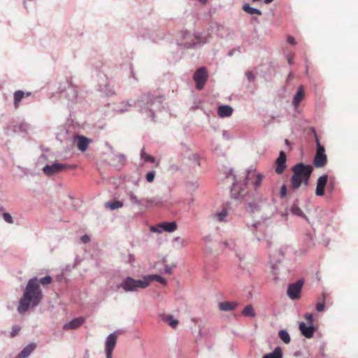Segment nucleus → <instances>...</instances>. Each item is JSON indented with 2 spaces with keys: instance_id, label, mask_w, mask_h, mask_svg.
<instances>
[{
  "instance_id": "obj_18",
  "label": "nucleus",
  "mask_w": 358,
  "mask_h": 358,
  "mask_svg": "<svg viewBox=\"0 0 358 358\" xmlns=\"http://www.w3.org/2000/svg\"><path fill=\"white\" fill-rule=\"evenodd\" d=\"M232 113L233 108L227 105L220 106L217 109V114L220 117H230Z\"/></svg>"
},
{
  "instance_id": "obj_29",
  "label": "nucleus",
  "mask_w": 358,
  "mask_h": 358,
  "mask_svg": "<svg viewBox=\"0 0 358 358\" xmlns=\"http://www.w3.org/2000/svg\"><path fill=\"white\" fill-rule=\"evenodd\" d=\"M122 206H123V203L119 201H116L114 202H107L106 203V207L109 208L111 210L120 208L122 207Z\"/></svg>"
},
{
  "instance_id": "obj_8",
  "label": "nucleus",
  "mask_w": 358,
  "mask_h": 358,
  "mask_svg": "<svg viewBox=\"0 0 358 358\" xmlns=\"http://www.w3.org/2000/svg\"><path fill=\"white\" fill-rule=\"evenodd\" d=\"M303 285V281L299 280L296 282L289 285L287 293L292 299H298L301 296V292Z\"/></svg>"
},
{
  "instance_id": "obj_22",
  "label": "nucleus",
  "mask_w": 358,
  "mask_h": 358,
  "mask_svg": "<svg viewBox=\"0 0 358 358\" xmlns=\"http://www.w3.org/2000/svg\"><path fill=\"white\" fill-rule=\"evenodd\" d=\"M36 348V344L31 343L25 347L17 355V358H27Z\"/></svg>"
},
{
  "instance_id": "obj_32",
  "label": "nucleus",
  "mask_w": 358,
  "mask_h": 358,
  "mask_svg": "<svg viewBox=\"0 0 358 358\" xmlns=\"http://www.w3.org/2000/svg\"><path fill=\"white\" fill-rule=\"evenodd\" d=\"M324 299H325V295L323 294L322 301H317V303L316 304V310L318 312H322L324 310Z\"/></svg>"
},
{
  "instance_id": "obj_15",
  "label": "nucleus",
  "mask_w": 358,
  "mask_h": 358,
  "mask_svg": "<svg viewBox=\"0 0 358 358\" xmlns=\"http://www.w3.org/2000/svg\"><path fill=\"white\" fill-rule=\"evenodd\" d=\"M299 329L301 334L308 338L313 337L315 329L313 324H308V326L303 322L299 323Z\"/></svg>"
},
{
  "instance_id": "obj_17",
  "label": "nucleus",
  "mask_w": 358,
  "mask_h": 358,
  "mask_svg": "<svg viewBox=\"0 0 358 358\" xmlns=\"http://www.w3.org/2000/svg\"><path fill=\"white\" fill-rule=\"evenodd\" d=\"M230 210L231 208L228 204L224 206L220 213L214 214V219L218 222H224L225 220V217L229 214Z\"/></svg>"
},
{
  "instance_id": "obj_27",
  "label": "nucleus",
  "mask_w": 358,
  "mask_h": 358,
  "mask_svg": "<svg viewBox=\"0 0 358 358\" xmlns=\"http://www.w3.org/2000/svg\"><path fill=\"white\" fill-rule=\"evenodd\" d=\"M242 314L244 316L250 317H255L256 315L255 309L251 304H248L244 308V309L242 310Z\"/></svg>"
},
{
  "instance_id": "obj_25",
  "label": "nucleus",
  "mask_w": 358,
  "mask_h": 358,
  "mask_svg": "<svg viewBox=\"0 0 358 358\" xmlns=\"http://www.w3.org/2000/svg\"><path fill=\"white\" fill-rule=\"evenodd\" d=\"M262 358H282V350L277 347L272 352L266 354Z\"/></svg>"
},
{
  "instance_id": "obj_12",
  "label": "nucleus",
  "mask_w": 358,
  "mask_h": 358,
  "mask_svg": "<svg viewBox=\"0 0 358 358\" xmlns=\"http://www.w3.org/2000/svg\"><path fill=\"white\" fill-rule=\"evenodd\" d=\"M286 159H287V157H286V155H285V152L281 151L280 152V155H279L278 159H276V162H275V164H276L275 172L277 173L280 174V173H283L284 170L286 168Z\"/></svg>"
},
{
  "instance_id": "obj_13",
  "label": "nucleus",
  "mask_w": 358,
  "mask_h": 358,
  "mask_svg": "<svg viewBox=\"0 0 358 358\" xmlns=\"http://www.w3.org/2000/svg\"><path fill=\"white\" fill-rule=\"evenodd\" d=\"M327 175H323L318 178L315 191L317 196H323L324 194V188L327 185Z\"/></svg>"
},
{
  "instance_id": "obj_1",
  "label": "nucleus",
  "mask_w": 358,
  "mask_h": 358,
  "mask_svg": "<svg viewBox=\"0 0 358 358\" xmlns=\"http://www.w3.org/2000/svg\"><path fill=\"white\" fill-rule=\"evenodd\" d=\"M43 298L42 291L36 278H31L27 282L23 296L19 301L17 311L22 314L30 308L38 306Z\"/></svg>"
},
{
  "instance_id": "obj_19",
  "label": "nucleus",
  "mask_w": 358,
  "mask_h": 358,
  "mask_svg": "<svg viewBox=\"0 0 358 358\" xmlns=\"http://www.w3.org/2000/svg\"><path fill=\"white\" fill-rule=\"evenodd\" d=\"M90 142V141L85 136H78L77 146H78V150L82 152L85 151L88 148Z\"/></svg>"
},
{
  "instance_id": "obj_2",
  "label": "nucleus",
  "mask_w": 358,
  "mask_h": 358,
  "mask_svg": "<svg viewBox=\"0 0 358 358\" xmlns=\"http://www.w3.org/2000/svg\"><path fill=\"white\" fill-rule=\"evenodd\" d=\"M293 176L291 178L290 187L292 189H298L302 183L308 185L310 176L313 172V167L299 163L292 168Z\"/></svg>"
},
{
  "instance_id": "obj_31",
  "label": "nucleus",
  "mask_w": 358,
  "mask_h": 358,
  "mask_svg": "<svg viewBox=\"0 0 358 358\" xmlns=\"http://www.w3.org/2000/svg\"><path fill=\"white\" fill-rule=\"evenodd\" d=\"M164 320L169 322V324L174 329L176 328L178 324V321L177 320L173 319L172 316L171 315L166 316Z\"/></svg>"
},
{
  "instance_id": "obj_4",
  "label": "nucleus",
  "mask_w": 358,
  "mask_h": 358,
  "mask_svg": "<svg viewBox=\"0 0 358 358\" xmlns=\"http://www.w3.org/2000/svg\"><path fill=\"white\" fill-rule=\"evenodd\" d=\"M316 154L314 157V165L316 167H323L326 165L327 162V157L325 154V149L323 145H322L316 137Z\"/></svg>"
},
{
  "instance_id": "obj_33",
  "label": "nucleus",
  "mask_w": 358,
  "mask_h": 358,
  "mask_svg": "<svg viewBox=\"0 0 358 358\" xmlns=\"http://www.w3.org/2000/svg\"><path fill=\"white\" fill-rule=\"evenodd\" d=\"M145 202L148 205H150V206H158L162 203L161 200L158 198H152L150 199H146Z\"/></svg>"
},
{
  "instance_id": "obj_45",
  "label": "nucleus",
  "mask_w": 358,
  "mask_h": 358,
  "mask_svg": "<svg viewBox=\"0 0 358 358\" xmlns=\"http://www.w3.org/2000/svg\"><path fill=\"white\" fill-rule=\"evenodd\" d=\"M131 199L136 203H138V204H140L141 203V201H139L136 196H132L131 197Z\"/></svg>"
},
{
  "instance_id": "obj_41",
  "label": "nucleus",
  "mask_w": 358,
  "mask_h": 358,
  "mask_svg": "<svg viewBox=\"0 0 358 358\" xmlns=\"http://www.w3.org/2000/svg\"><path fill=\"white\" fill-rule=\"evenodd\" d=\"M246 76L250 82H252L255 80V76L253 75L252 72L248 71L246 73Z\"/></svg>"
},
{
  "instance_id": "obj_28",
  "label": "nucleus",
  "mask_w": 358,
  "mask_h": 358,
  "mask_svg": "<svg viewBox=\"0 0 358 358\" xmlns=\"http://www.w3.org/2000/svg\"><path fill=\"white\" fill-rule=\"evenodd\" d=\"M291 213L296 216L306 218L305 214L301 209L296 204L292 205L291 207Z\"/></svg>"
},
{
  "instance_id": "obj_3",
  "label": "nucleus",
  "mask_w": 358,
  "mask_h": 358,
  "mask_svg": "<svg viewBox=\"0 0 358 358\" xmlns=\"http://www.w3.org/2000/svg\"><path fill=\"white\" fill-rule=\"evenodd\" d=\"M148 286V281H145V277L143 280H135L131 277L126 278L117 287L122 288L125 292H134L138 288L144 289Z\"/></svg>"
},
{
  "instance_id": "obj_20",
  "label": "nucleus",
  "mask_w": 358,
  "mask_h": 358,
  "mask_svg": "<svg viewBox=\"0 0 358 358\" xmlns=\"http://www.w3.org/2000/svg\"><path fill=\"white\" fill-rule=\"evenodd\" d=\"M238 306L236 302L224 301L218 305L219 309L222 311H231L234 310Z\"/></svg>"
},
{
  "instance_id": "obj_40",
  "label": "nucleus",
  "mask_w": 358,
  "mask_h": 358,
  "mask_svg": "<svg viewBox=\"0 0 358 358\" xmlns=\"http://www.w3.org/2000/svg\"><path fill=\"white\" fill-rule=\"evenodd\" d=\"M280 194L282 198H284L287 195V187L285 185L281 187Z\"/></svg>"
},
{
  "instance_id": "obj_37",
  "label": "nucleus",
  "mask_w": 358,
  "mask_h": 358,
  "mask_svg": "<svg viewBox=\"0 0 358 358\" xmlns=\"http://www.w3.org/2000/svg\"><path fill=\"white\" fill-rule=\"evenodd\" d=\"M20 331V327L19 326H17V325L13 326L12 328V331L10 332V336L11 337L15 336L16 335L18 334Z\"/></svg>"
},
{
  "instance_id": "obj_43",
  "label": "nucleus",
  "mask_w": 358,
  "mask_h": 358,
  "mask_svg": "<svg viewBox=\"0 0 358 358\" xmlns=\"http://www.w3.org/2000/svg\"><path fill=\"white\" fill-rule=\"evenodd\" d=\"M287 42H288L289 43H290L291 45H293L296 44L295 39H294V38L293 36H289L287 37Z\"/></svg>"
},
{
  "instance_id": "obj_49",
  "label": "nucleus",
  "mask_w": 358,
  "mask_h": 358,
  "mask_svg": "<svg viewBox=\"0 0 358 358\" xmlns=\"http://www.w3.org/2000/svg\"><path fill=\"white\" fill-rule=\"evenodd\" d=\"M166 272H167V273H171V269H170V268L166 269Z\"/></svg>"
},
{
  "instance_id": "obj_24",
  "label": "nucleus",
  "mask_w": 358,
  "mask_h": 358,
  "mask_svg": "<svg viewBox=\"0 0 358 358\" xmlns=\"http://www.w3.org/2000/svg\"><path fill=\"white\" fill-rule=\"evenodd\" d=\"M145 281H148V285L152 280H156L163 285L166 284V280L164 278H163L160 275H150L145 276Z\"/></svg>"
},
{
  "instance_id": "obj_21",
  "label": "nucleus",
  "mask_w": 358,
  "mask_h": 358,
  "mask_svg": "<svg viewBox=\"0 0 358 358\" xmlns=\"http://www.w3.org/2000/svg\"><path fill=\"white\" fill-rule=\"evenodd\" d=\"M305 96L303 87L301 85L299 87L297 92L294 96L293 99V105L295 108H297L299 105L300 102L302 101Z\"/></svg>"
},
{
  "instance_id": "obj_36",
  "label": "nucleus",
  "mask_w": 358,
  "mask_h": 358,
  "mask_svg": "<svg viewBox=\"0 0 358 358\" xmlns=\"http://www.w3.org/2000/svg\"><path fill=\"white\" fill-rule=\"evenodd\" d=\"M3 218L8 223L12 224L13 222V218L8 213H4L3 214Z\"/></svg>"
},
{
  "instance_id": "obj_44",
  "label": "nucleus",
  "mask_w": 358,
  "mask_h": 358,
  "mask_svg": "<svg viewBox=\"0 0 358 358\" xmlns=\"http://www.w3.org/2000/svg\"><path fill=\"white\" fill-rule=\"evenodd\" d=\"M81 241L83 243H87L90 241V238L87 235H84L81 237Z\"/></svg>"
},
{
  "instance_id": "obj_42",
  "label": "nucleus",
  "mask_w": 358,
  "mask_h": 358,
  "mask_svg": "<svg viewBox=\"0 0 358 358\" xmlns=\"http://www.w3.org/2000/svg\"><path fill=\"white\" fill-rule=\"evenodd\" d=\"M134 261H135V257H134V255H131V254H129V255H128V258H127V259L126 260V262H128V263H129V264H132V263H134Z\"/></svg>"
},
{
  "instance_id": "obj_26",
  "label": "nucleus",
  "mask_w": 358,
  "mask_h": 358,
  "mask_svg": "<svg viewBox=\"0 0 358 358\" xmlns=\"http://www.w3.org/2000/svg\"><path fill=\"white\" fill-rule=\"evenodd\" d=\"M243 10L250 15H262V13L260 10L251 7L248 3L245 4L243 6Z\"/></svg>"
},
{
  "instance_id": "obj_38",
  "label": "nucleus",
  "mask_w": 358,
  "mask_h": 358,
  "mask_svg": "<svg viewBox=\"0 0 358 358\" xmlns=\"http://www.w3.org/2000/svg\"><path fill=\"white\" fill-rule=\"evenodd\" d=\"M155 174L154 171H151L147 173L146 180L148 182H151L154 180Z\"/></svg>"
},
{
  "instance_id": "obj_47",
  "label": "nucleus",
  "mask_w": 358,
  "mask_h": 358,
  "mask_svg": "<svg viewBox=\"0 0 358 358\" xmlns=\"http://www.w3.org/2000/svg\"><path fill=\"white\" fill-rule=\"evenodd\" d=\"M331 187V189L334 188V184L332 182H330L329 185V187Z\"/></svg>"
},
{
  "instance_id": "obj_14",
  "label": "nucleus",
  "mask_w": 358,
  "mask_h": 358,
  "mask_svg": "<svg viewBox=\"0 0 358 358\" xmlns=\"http://www.w3.org/2000/svg\"><path fill=\"white\" fill-rule=\"evenodd\" d=\"M85 318L83 317H76L73 319L70 322L66 323L63 326V329L69 330V329H76L79 327H80L85 322Z\"/></svg>"
},
{
  "instance_id": "obj_30",
  "label": "nucleus",
  "mask_w": 358,
  "mask_h": 358,
  "mask_svg": "<svg viewBox=\"0 0 358 358\" xmlns=\"http://www.w3.org/2000/svg\"><path fill=\"white\" fill-rule=\"evenodd\" d=\"M279 337L285 343H289L290 342V336L289 334L285 330H280L279 331Z\"/></svg>"
},
{
  "instance_id": "obj_7",
  "label": "nucleus",
  "mask_w": 358,
  "mask_h": 358,
  "mask_svg": "<svg viewBox=\"0 0 358 358\" xmlns=\"http://www.w3.org/2000/svg\"><path fill=\"white\" fill-rule=\"evenodd\" d=\"M184 44L187 48H190L196 44L203 43L200 36L196 33H190L189 31H183L182 33Z\"/></svg>"
},
{
  "instance_id": "obj_9",
  "label": "nucleus",
  "mask_w": 358,
  "mask_h": 358,
  "mask_svg": "<svg viewBox=\"0 0 358 358\" xmlns=\"http://www.w3.org/2000/svg\"><path fill=\"white\" fill-rule=\"evenodd\" d=\"M176 229L177 224L176 222H161L157 227L152 226L150 227L151 231L157 233H161L162 231L173 232Z\"/></svg>"
},
{
  "instance_id": "obj_5",
  "label": "nucleus",
  "mask_w": 358,
  "mask_h": 358,
  "mask_svg": "<svg viewBox=\"0 0 358 358\" xmlns=\"http://www.w3.org/2000/svg\"><path fill=\"white\" fill-rule=\"evenodd\" d=\"M193 79L196 83V89L199 90H202L208 79L206 69L205 67L198 69L194 75Z\"/></svg>"
},
{
  "instance_id": "obj_48",
  "label": "nucleus",
  "mask_w": 358,
  "mask_h": 358,
  "mask_svg": "<svg viewBox=\"0 0 358 358\" xmlns=\"http://www.w3.org/2000/svg\"><path fill=\"white\" fill-rule=\"evenodd\" d=\"M288 62H289V64H292V59H291V58H289V59H288Z\"/></svg>"
},
{
  "instance_id": "obj_23",
  "label": "nucleus",
  "mask_w": 358,
  "mask_h": 358,
  "mask_svg": "<svg viewBox=\"0 0 358 358\" xmlns=\"http://www.w3.org/2000/svg\"><path fill=\"white\" fill-rule=\"evenodd\" d=\"M25 95L26 96H30V93L27 92L25 94L21 90L16 91L14 93V105L16 108L19 106L20 101L24 98Z\"/></svg>"
},
{
  "instance_id": "obj_10",
  "label": "nucleus",
  "mask_w": 358,
  "mask_h": 358,
  "mask_svg": "<svg viewBox=\"0 0 358 358\" xmlns=\"http://www.w3.org/2000/svg\"><path fill=\"white\" fill-rule=\"evenodd\" d=\"M117 335L115 333L110 334L106 340V358H112L113 350L116 345Z\"/></svg>"
},
{
  "instance_id": "obj_39",
  "label": "nucleus",
  "mask_w": 358,
  "mask_h": 358,
  "mask_svg": "<svg viewBox=\"0 0 358 358\" xmlns=\"http://www.w3.org/2000/svg\"><path fill=\"white\" fill-rule=\"evenodd\" d=\"M304 318L307 320L309 324H313V315L311 313H306Z\"/></svg>"
},
{
  "instance_id": "obj_6",
  "label": "nucleus",
  "mask_w": 358,
  "mask_h": 358,
  "mask_svg": "<svg viewBox=\"0 0 358 358\" xmlns=\"http://www.w3.org/2000/svg\"><path fill=\"white\" fill-rule=\"evenodd\" d=\"M74 168L75 166H71L66 164L54 163L52 165H47L44 166L43 171L46 176H51L67 169Z\"/></svg>"
},
{
  "instance_id": "obj_46",
  "label": "nucleus",
  "mask_w": 358,
  "mask_h": 358,
  "mask_svg": "<svg viewBox=\"0 0 358 358\" xmlns=\"http://www.w3.org/2000/svg\"><path fill=\"white\" fill-rule=\"evenodd\" d=\"M274 0H264V2L266 3V4H268V3H271L272 1H273Z\"/></svg>"
},
{
  "instance_id": "obj_35",
  "label": "nucleus",
  "mask_w": 358,
  "mask_h": 358,
  "mask_svg": "<svg viewBox=\"0 0 358 358\" xmlns=\"http://www.w3.org/2000/svg\"><path fill=\"white\" fill-rule=\"evenodd\" d=\"M39 282L43 285H49L52 282V278L50 276L48 275V276H45V277L42 278L41 279H40Z\"/></svg>"
},
{
  "instance_id": "obj_11",
  "label": "nucleus",
  "mask_w": 358,
  "mask_h": 358,
  "mask_svg": "<svg viewBox=\"0 0 358 358\" xmlns=\"http://www.w3.org/2000/svg\"><path fill=\"white\" fill-rule=\"evenodd\" d=\"M262 180L263 176L262 174H256L252 171H249L246 176V183H252L255 188L260 187Z\"/></svg>"
},
{
  "instance_id": "obj_16",
  "label": "nucleus",
  "mask_w": 358,
  "mask_h": 358,
  "mask_svg": "<svg viewBox=\"0 0 358 358\" xmlns=\"http://www.w3.org/2000/svg\"><path fill=\"white\" fill-rule=\"evenodd\" d=\"M162 96L154 95L150 93L142 96V101H145L149 105H153L155 102L162 103Z\"/></svg>"
},
{
  "instance_id": "obj_50",
  "label": "nucleus",
  "mask_w": 358,
  "mask_h": 358,
  "mask_svg": "<svg viewBox=\"0 0 358 358\" xmlns=\"http://www.w3.org/2000/svg\"><path fill=\"white\" fill-rule=\"evenodd\" d=\"M253 2L258 1L259 0H252Z\"/></svg>"
},
{
  "instance_id": "obj_34",
  "label": "nucleus",
  "mask_w": 358,
  "mask_h": 358,
  "mask_svg": "<svg viewBox=\"0 0 358 358\" xmlns=\"http://www.w3.org/2000/svg\"><path fill=\"white\" fill-rule=\"evenodd\" d=\"M141 157L143 159H144V160L145 162H152V163H154L155 159L154 157H152V156H150L148 155H146L144 152V149L142 150V152H141Z\"/></svg>"
}]
</instances>
